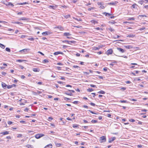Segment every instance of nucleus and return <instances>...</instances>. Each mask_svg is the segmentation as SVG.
<instances>
[{
  "instance_id": "2eb2a0df",
  "label": "nucleus",
  "mask_w": 148,
  "mask_h": 148,
  "mask_svg": "<svg viewBox=\"0 0 148 148\" xmlns=\"http://www.w3.org/2000/svg\"><path fill=\"white\" fill-rule=\"evenodd\" d=\"M52 147V145L51 144H50L47 145L44 148H51Z\"/></svg>"
},
{
  "instance_id": "20e7f679",
  "label": "nucleus",
  "mask_w": 148,
  "mask_h": 148,
  "mask_svg": "<svg viewBox=\"0 0 148 148\" xmlns=\"http://www.w3.org/2000/svg\"><path fill=\"white\" fill-rule=\"evenodd\" d=\"M113 51L111 49H108L107 51V54L108 55L111 54L112 53Z\"/></svg>"
},
{
  "instance_id": "c03bdc74",
  "label": "nucleus",
  "mask_w": 148,
  "mask_h": 148,
  "mask_svg": "<svg viewBox=\"0 0 148 148\" xmlns=\"http://www.w3.org/2000/svg\"><path fill=\"white\" fill-rule=\"evenodd\" d=\"M139 17H147V16L145 15H139Z\"/></svg>"
},
{
  "instance_id": "a18cd8bd",
  "label": "nucleus",
  "mask_w": 148,
  "mask_h": 148,
  "mask_svg": "<svg viewBox=\"0 0 148 148\" xmlns=\"http://www.w3.org/2000/svg\"><path fill=\"white\" fill-rule=\"evenodd\" d=\"M129 121H130V122H134L135 121V120L133 119H131L129 120Z\"/></svg>"
},
{
  "instance_id": "864d4df0",
  "label": "nucleus",
  "mask_w": 148,
  "mask_h": 148,
  "mask_svg": "<svg viewBox=\"0 0 148 148\" xmlns=\"http://www.w3.org/2000/svg\"><path fill=\"white\" fill-rule=\"evenodd\" d=\"M22 136V134H18L17 136L18 138H20Z\"/></svg>"
},
{
  "instance_id": "8fccbe9b",
  "label": "nucleus",
  "mask_w": 148,
  "mask_h": 148,
  "mask_svg": "<svg viewBox=\"0 0 148 148\" xmlns=\"http://www.w3.org/2000/svg\"><path fill=\"white\" fill-rule=\"evenodd\" d=\"M56 145L57 147H59L61 145V144L60 143H57L56 144Z\"/></svg>"
},
{
  "instance_id": "ddd939ff",
  "label": "nucleus",
  "mask_w": 148,
  "mask_h": 148,
  "mask_svg": "<svg viewBox=\"0 0 148 148\" xmlns=\"http://www.w3.org/2000/svg\"><path fill=\"white\" fill-rule=\"evenodd\" d=\"M49 33L48 32H45L42 33V35L44 36H46L49 35Z\"/></svg>"
},
{
  "instance_id": "6ab92c4d",
  "label": "nucleus",
  "mask_w": 148,
  "mask_h": 148,
  "mask_svg": "<svg viewBox=\"0 0 148 148\" xmlns=\"http://www.w3.org/2000/svg\"><path fill=\"white\" fill-rule=\"evenodd\" d=\"M103 14L105 15L106 16H110L111 15V14L109 13H106V12L103 13Z\"/></svg>"
},
{
  "instance_id": "bf43d9fd",
  "label": "nucleus",
  "mask_w": 148,
  "mask_h": 148,
  "mask_svg": "<svg viewBox=\"0 0 148 148\" xmlns=\"http://www.w3.org/2000/svg\"><path fill=\"white\" fill-rule=\"evenodd\" d=\"M144 8L148 10V5H146L144 6Z\"/></svg>"
},
{
  "instance_id": "4468645a",
  "label": "nucleus",
  "mask_w": 148,
  "mask_h": 148,
  "mask_svg": "<svg viewBox=\"0 0 148 148\" xmlns=\"http://www.w3.org/2000/svg\"><path fill=\"white\" fill-rule=\"evenodd\" d=\"M9 132L8 131H5L3 132H1L0 133V134H2L3 135H7L9 134Z\"/></svg>"
},
{
  "instance_id": "0e129e2a",
  "label": "nucleus",
  "mask_w": 148,
  "mask_h": 148,
  "mask_svg": "<svg viewBox=\"0 0 148 148\" xmlns=\"http://www.w3.org/2000/svg\"><path fill=\"white\" fill-rule=\"evenodd\" d=\"M68 90L69 91H70V92H72V93H74L75 92L74 90Z\"/></svg>"
},
{
  "instance_id": "5fc2aeb1",
  "label": "nucleus",
  "mask_w": 148,
  "mask_h": 148,
  "mask_svg": "<svg viewBox=\"0 0 148 148\" xmlns=\"http://www.w3.org/2000/svg\"><path fill=\"white\" fill-rule=\"evenodd\" d=\"M145 29V27H143L140 28V29H139V30L140 31H141V30L144 29Z\"/></svg>"
},
{
  "instance_id": "052dcab7",
  "label": "nucleus",
  "mask_w": 148,
  "mask_h": 148,
  "mask_svg": "<svg viewBox=\"0 0 148 148\" xmlns=\"http://www.w3.org/2000/svg\"><path fill=\"white\" fill-rule=\"evenodd\" d=\"M90 104L92 106H95V104L93 103H91Z\"/></svg>"
},
{
  "instance_id": "a211bd4d",
  "label": "nucleus",
  "mask_w": 148,
  "mask_h": 148,
  "mask_svg": "<svg viewBox=\"0 0 148 148\" xmlns=\"http://www.w3.org/2000/svg\"><path fill=\"white\" fill-rule=\"evenodd\" d=\"M135 36V35L133 34H129L127 36V37H130V38H133Z\"/></svg>"
},
{
  "instance_id": "f03ea898",
  "label": "nucleus",
  "mask_w": 148,
  "mask_h": 148,
  "mask_svg": "<svg viewBox=\"0 0 148 148\" xmlns=\"http://www.w3.org/2000/svg\"><path fill=\"white\" fill-rule=\"evenodd\" d=\"M106 137L103 136L100 138V141L101 142H106Z\"/></svg>"
},
{
  "instance_id": "c756f323",
  "label": "nucleus",
  "mask_w": 148,
  "mask_h": 148,
  "mask_svg": "<svg viewBox=\"0 0 148 148\" xmlns=\"http://www.w3.org/2000/svg\"><path fill=\"white\" fill-rule=\"evenodd\" d=\"M28 3L26 2H23V3H18V5H24V4H28Z\"/></svg>"
},
{
  "instance_id": "6e6d98bb",
  "label": "nucleus",
  "mask_w": 148,
  "mask_h": 148,
  "mask_svg": "<svg viewBox=\"0 0 148 148\" xmlns=\"http://www.w3.org/2000/svg\"><path fill=\"white\" fill-rule=\"evenodd\" d=\"M53 119V118L51 117H49L48 118V121H51Z\"/></svg>"
},
{
  "instance_id": "f704fd0d",
  "label": "nucleus",
  "mask_w": 148,
  "mask_h": 148,
  "mask_svg": "<svg viewBox=\"0 0 148 148\" xmlns=\"http://www.w3.org/2000/svg\"><path fill=\"white\" fill-rule=\"evenodd\" d=\"M27 39L28 40L32 41L34 40V38L32 37L29 38H27Z\"/></svg>"
},
{
  "instance_id": "680f3d73",
  "label": "nucleus",
  "mask_w": 148,
  "mask_h": 148,
  "mask_svg": "<svg viewBox=\"0 0 148 148\" xmlns=\"http://www.w3.org/2000/svg\"><path fill=\"white\" fill-rule=\"evenodd\" d=\"M125 83L127 84H130L131 83V82L130 81H126Z\"/></svg>"
},
{
  "instance_id": "f3484780",
  "label": "nucleus",
  "mask_w": 148,
  "mask_h": 148,
  "mask_svg": "<svg viewBox=\"0 0 148 148\" xmlns=\"http://www.w3.org/2000/svg\"><path fill=\"white\" fill-rule=\"evenodd\" d=\"M64 35L65 36H68L71 35V34L69 33L65 32L64 33Z\"/></svg>"
},
{
  "instance_id": "79ce46f5",
  "label": "nucleus",
  "mask_w": 148,
  "mask_h": 148,
  "mask_svg": "<svg viewBox=\"0 0 148 148\" xmlns=\"http://www.w3.org/2000/svg\"><path fill=\"white\" fill-rule=\"evenodd\" d=\"M73 67L75 68H77V69H79L80 68V67L79 66H76V65H74L73 66Z\"/></svg>"
},
{
  "instance_id": "c9c22d12",
  "label": "nucleus",
  "mask_w": 148,
  "mask_h": 148,
  "mask_svg": "<svg viewBox=\"0 0 148 148\" xmlns=\"http://www.w3.org/2000/svg\"><path fill=\"white\" fill-rule=\"evenodd\" d=\"M5 50L6 51L9 52H10L11 51V50H10V49L9 48H8V47H7L6 48Z\"/></svg>"
},
{
  "instance_id": "49530a36",
  "label": "nucleus",
  "mask_w": 148,
  "mask_h": 148,
  "mask_svg": "<svg viewBox=\"0 0 148 148\" xmlns=\"http://www.w3.org/2000/svg\"><path fill=\"white\" fill-rule=\"evenodd\" d=\"M78 126V125H77L74 124L73 125V127L74 128L77 127Z\"/></svg>"
},
{
  "instance_id": "4be33fe9",
  "label": "nucleus",
  "mask_w": 148,
  "mask_h": 148,
  "mask_svg": "<svg viewBox=\"0 0 148 148\" xmlns=\"http://www.w3.org/2000/svg\"><path fill=\"white\" fill-rule=\"evenodd\" d=\"M107 29L108 30H109L111 32H112L114 31V29H112L111 27H110L109 28H107Z\"/></svg>"
},
{
  "instance_id": "bb28decb",
  "label": "nucleus",
  "mask_w": 148,
  "mask_h": 148,
  "mask_svg": "<svg viewBox=\"0 0 148 148\" xmlns=\"http://www.w3.org/2000/svg\"><path fill=\"white\" fill-rule=\"evenodd\" d=\"M64 16L67 19L69 18L70 17V15L69 14H68Z\"/></svg>"
},
{
  "instance_id": "4d7b16f0",
  "label": "nucleus",
  "mask_w": 148,
  "mask_h": 148,
  "mask_svg": "<svg viewBox=\"0 0 148 148\" xmlns=\"http://www.w3.org/2000/svg\"><path fill=\"white\" fill-rule=\"evenodd\" d=\"M90 86L91 87H96V86L95 85H93V84H90Z\"/></svg>"
},
{
  "instance_id": "aec40b11",
  "label": "nucleus",
  "mask_w": 148,
  "mask_h": 148,
  "mask_svg": "<svg viewBox=\"0 0 148 148\" xmlns=\"http://www.w3.org/2000/svg\"><path fill=\"white\" fill-rule=\"evenodd\" d=\"M98 93H99V94H104L105 93V91H104L103 90H101V91H99V92H98Z\"/></svg>"
},
{
  "instance_id": "39448f33",
  "label": "nucleus",
  "mask_w": 148,
  "mask_h": 148,
  "mask_svg": "<svg viewBox=\"0 0 148 148\" xmlns=\"http://www.w3.org/2000/svg\"><path fill=\"white\" fill-rule=\"evenodd\" d=\"M1 85L3 88L4 89L7 88V85H6L5 83L2 82L1 83Z\"/></svg>"
},
{
  "instance_id": "a19ab883",
  "label": "nucleus",
  "mask_w": 148,
  "mask_h": 148,
  "mask_svg": "<svg viewBox=\"0 0 148 148\" xmlns=\"http://www.w3.org/2000/svg\"><path fill=\"white\" fill-rule=\"evenodd\" d=\"M8 5H10L11 7L14 6V5L11 3H8Z\"/></svg>"
},
{
  "instance_id": "e433bc0d",
  "label": "nucleus",
  "mask_w": 148,
  "mask_h": 148,
  "mask_svg": "<svg viewBox=\"0 0 148 148\" xmlns=\"http://www.w3.org/2000/svg\"><path fill=\"white\" fill-rule=\"evenodd\" d=\"M93 90H94L92 88H89L87 89L88 91L89 92H91L93 91Z\"/></svg>"
},
{
  "instance_id": "9b49d317",
  "label": "nucleus",
  "mask_w": 148,
  "mask_h": 148,
  "mask_svg": "<svg viewBox=\"0 0 148 148\" xmlns=\"http://www.w3.org/2000/svg\"><path fill=\"white\" fill-rule=\"evenodd\" d=\"M56 28H57L58 29H60L61 30H64V28L63 27H62L61 26H58L56 27Z\"/></svg>"
},
{
  "instance_id": "338daca9",
  "label": "nucleus",
  "mask_w": 148,
  "mask_h": 148,
  "mask_svg": "<svg viewBox=\"0 0 148 148\" xmlns=\"http://www.w3.org/2000/svg\"><path fill=\"white\" fill-rule=\"evenodd\" d=\"M103 70L104 71H106L107 70V68L106 67L104 68L103 69Z\"/></svg>"
},
{
  "instance_id": "473e14b6",
  "label": "nucleus",
  "mask_w": 148,
  "mask_h": 148,
  "mask_svg": "<svg viewBox=\"0 0 148 148\" xmlns=\"http://www.w3.org/2000/svg\"><path fill=\"white\" fill-rule=\"evenodd\" d=\"M48 62H49L48 60L47 59H45L42 61V62L43 63H47Z\"/></svg>"
},
{
  "instance_id": "3c124183",
  "label": "nucleus",
  "mask_w": 148,
  "mask_h": 148,
  "mask_svg": "<svg viewBox=\"0 0 148 148\" xmlns=\"http://www.w3.org/2000/svg\"><path fill=\"white\" fill-rule=\"evenodd\" d=\"M79 102V101H74V102H73V103L74 104H77V103H78Z\"/></svg>"
},
{
  "instance_id": "de8ad7c7",
  "label": "nucleus",
  "mask_w": 148,
  "mask_h": 148,
  "mask_svg": "<svg viewBox=\"0 0 148 148\" xmlns=\"http://www.w3.org/2000/svg\"><path fill=\"white\" fill-rule=\"evenodd\" d=\"M12 88V85L7 86V88L10 89Z\"/></svg>"
},
{
  "instance_id": "6e6552de",
  "label": "nucleus",
  "mask_w": 148,
  "mask_h": 148,
  "mask_svg": "<svg viewBox=\"0 0 148 148\" xmlns=\"http://www.w3.org/2000/svg\"><path fill=\"white\" fill-rule=\"evenodd\" d=\"M57 6L56 5H49V8H52L53 9H55L56 8H57Z\"/></svg>"
},
{
  "instance_id": "f8f14e48",
  "label": "nucleus",
  "mask_w": 148,
  "mask_h": 148,
  "mask_svg": "<svg viewBox=\"0 0 148 148\" xmlns=\"http://www.w3.org/2000/svg\"><path fill=\"white\" fill-rule=\"evenodd\" d=\"M28 20V18L23 17L21 18L20 19H19V20H21L23 21H27Z\"/></svg>"
},
{
  "instance_id": "cd10ccee",
  "label": "nucleus",
  "mask_w": 148,
  "mask_h": 148,
  "mask_svg": "<svg viewBox=\"0 0 148 148\" xmlns=\"http://www.w3.org/2000/svg\"><path fill=\"white\" fill-rule=\"evenodd\" d=\"M88 111H89V112H90L92 114H98V112L95 113V112H93L92 111H91L90 110H88Z\"/></svg>"
},
{
  "instance_id": "58836bf2",
  "label": "nucleus",
  "mask_w": 148,
  "mask_h": 148,
  "mask_svg": "<svg viewBox=\"0 0 148 148\" xmlns=\"http://www.w3.org/2000/svg\"><path fill=\"white\" fill-rule=\"evenodd\" d=\"M50 126L52 128H54L55 127V125L53 123H51Z\"/></svg>"
},
{
  "instance_id": "774afa93",
  "label": "nucleus",
  "mask_w": 148,
  "mask_h": 148,
  "mask_svg": "<svg viewBox=\"0 0 148 148\" xmlns=\"http://www.w3.org/2000/svg\"><path fill=\"white\" fill-rule=\"evenodd\" d=\"M67 47V46L65 45H63V49H66V47Z\"/></svg>"
},
{
  "instance_id": "7ed1b4c3",
  "label": "nucleus",
  "mask_w": 148,
  "mask_h": 148,
  "mask_svg": "<svg viewBox=\"0 0 148 148\" xmlns=\"http://www.w3.org/2000/svg\"><path fill=\"white\" fill-rule=\"evenodd\" d=\"M29 50V49H24L20 51L19 52L21 53H26Z\"/></svg>"
},
{
  "instance_id": "0eeeda50",
  "label": "nucleus",
  "mask_w": 148,
  "mask_h": 148,
  "mask_svg": "<svg viewBox=\"0 0 148 148\" xmlns=\"http://www.w3.org/2000/svg\"><path fill=\"white\" fill-rule=\"evenodd\" d=\"M54 55H57L58 54H63L64 53L62 52H60V51H57L54 52L53 53Z\"/></svg>"
},
{
  "instance_id": "dca6fc26",
  "label": "nucleus",
  "mask_w": 148,
  "mask_h": 148,
  "mask_svg": "<svg viewBox=\"0 0 148 148\" xmlns=\"http://www.w3.org/2000/svg\"><path fill=\"white\" fill-rule=\"evenodd\" d=\"M124 47L126 48H127L129 49H130L132 48V47L131 46H130V45H127V46L124 45Z\"/></svg>"
},
{
  "instance_id": "a878e982",
  "label": "nucleus",
  "mask_w": 148,
  "mask_h": 148,
  "mask_svg": "<svg viewBox=\"0 0 148 148\" xmlns=\"http://www.w3.org/2000/svg\"><path fill=\"white\" fill-rule=\"evenodd\" d=\"M25 61V60H16L17 62H22Z\"/></svg>"
},
{
  "instance_id": "ea45409f",
  "label": "nucleus",
  "mask_w": 148,
  "mask_h": 148,
  "mask_svg": "<svg viewBox=\"0 0 148 148\" xmlns=\"http://www.w3.org/2000/svg\"><path fill=\"white\" fill-rule=\"evenodd\" d=\"M127 101L126 100H121L120 101V102L122 103H126Z\"/></svg>"
},
{
  "instance_id": "f257e3e1",
  "label": "nucleus",
  "mask_w": 148,
  "mask_h": 148,
  "mask_svg": "<svg viewBox=\"0 0 148 148\" xmlns=\"http://www.w3.org/2000/svg\"><path fill=\"white\" fill-rule=\"evenodd\" d=\"M44 135L42 134H38L35 136V138L37 139H39L40 138L44 136Z\"/></svg>"
},
{
  "instance_id": "13d9d810",
  "label": "nucleus",
  "mask_w": 148,
  "mask_h": 148,
  "mask_svg": "<svg viewBox=\"0 0 148 148\" xmlns=\"http://www.w3.org/2000/svg\"><path fill=\"white\" fill-rule=\"evenodd\" d=\"M107 116L108 117L110 118V117H111V115L110 114H107Z\"/></svg>"
},
{
  "instance_id": "7c9ffc66",
  "label": "nucleus",
  "mask_w": 148,
  "mask_h": 148,
  "mask_svg": "<svg viewBox=\"0 0 148 148\" xmlns=\"http://www.w3.org/2000/svg\"><path fill=\"white\" fill-rule=\"evenodd\" d=\"M64 93L66 95H70V96H72V95H73V94L71 93H69L67 92H65Z\"/></svg>"
},
{
  "instance_id": "2f4dec72",
  "label": "nucleus",
  "mask_w": 148,
  "mask_h": 148,
  "mask_svg": "<svg viewBox=\"0 0 148 148\" xmlns=\"http://www.w3.org/2000/svg\"><path fill=\"white\" fill-rule=\"evenodd\" d=\"M0 47L3 49H4L5 47L4 45L0 43Z\"/></svg>"
},
{
  "instance_id": "1a4fd4ad",
  "label": "nucleus",
  "mask_w": 148,
  "mask_h": 148,
  "mask_svg": "<svg viewBox=\"0 0 148 148\" xmlns=\"http://www.w3.org/2000/svg\"><path fill=\"white\" fill-rule=\"evenodd\" d=\"M117 49L118 50V51L122 53H124L125 52V51L121 48H117Z\"/></svg>"
},
{
  "instance_id": "69168bd1",
  "label": "nucleus",
  "mask_w": 148,
  "mask_h": 148,
  "mask_svg": "<svg viewBox=\"0 0 148 148\" xmlns=\"http://www.w3.org/2000/svg\"><path fill=\"white\" fill-rule=\"evenodd\" d=\"M8 124L10 125V124H11L12 123V122L10 121H9L8 122Z\"/></svg>"
},
{
  "instance_id": "393cba45",
  "label": "nucleus",
  "mask_w": 148,
  "mask_h": 148,
  "mask_svg": "<svg viewBox=\"0 0 148 148\" xmlns=\"http://www.w3.org/2000/svg\"><path fill=\"white\" fill-rule=\"evenodd\" d=\"M12 23L13 24H23V23H20L19 22H12Z\"/></svg>"
},
{
  "instance_id": "e2e57ef3",
  "label": "nucleus",
  "mask_w": 148,
  "mask_h": 148,
  "mask_svg": "<svg viewBox=\"0 0 148 148\" xmlns=\"http://www.w3.org/2000/svg\"><path fill=\"white\" fill-rule=\"evenodd\" d=\"M64 100H66V101H67V100H68L70 99L69 98H68L67 97H65L64 98Z\"/></svg>"
},
{
  "instance_id": "09e8293b",
  "label": "nucleus",
  "mask_w": 148,
  "mask_h": 148,
  "mask_svg": "<svg viewBox=\"0 0 148 148\" xmlns=\"http://www.w3.org/2000/svg\"><path fill=\"white\" fill-rule=\"evenodd\" d=\"M109 23H111L112 24H114L115 23H116V22H115L114 21H112L109 22Z\"/></svg>"
},
{
  "instance_id": "37998d69",
  "label": "nucleus",
  "mask_w": 148,
  "mask_h": 148,
  "mask_svg": "<svg viewBox=\"0 0 148 148\" xmlns=\"http://www.w3.org/2000/svg\"><path fill=\"white\" fill-rule=\"evenodd\" d=\"M95 9V8L94 7H91L90 8H89L88 9V11H90L92 10H94Z\"/></svg>"
},
{
  "instance_id": "603ef678",
  "label": "nucleus",
  "mask_w": 148,
  "mask_h": 148,
  "mask_svg": "<svg viewBox=\"0 0 148 148\" xmlns=\"http://www.w3.org/2000/svg\"><path fill=\"white\" fill-rule=\"evenodd\" d=\"M25 112H28L29 110V109L27 108H26L24 110Z\"/></svg>"
},
{
  "instance_id": "5701e85b",
  "label": "nucleus",
  "mask_w": 148,
  "mask_h": 148,
  "mask_svg": "<svg viewBox=\"0 0 148 148\" xmlns=\"http://www.w3.org/2000/svg\"><path fill=\"white\" fill-rule=\"evenodd\" d=\"M73 19H75L76 20L78 21H82V20L80 18H75L74 17H73Z\"/></svg>"
},
{
  "instance_id": "9d476101",
  "label": "nucleus",
  "mask_w": 148,
  "mask_h": 148,
  "mask_svg": "<svg viewBox=\"0 0 148 148\" xmlns=\"http://www.w3.org/2000/svg\"><path fill=\"white\" fill-rule=\"evenodd\" d=\"M116 3L117 2H111L110 3H108V4L109 5H115L116 4Z\"/></svg>"
},
{
  "instance_id": "423d86ee",
  "label": "nucleus",
  "mask_w": 148,
  "mask_h": 148,
  "mask_svg": "<svg viewBox=\"0 0 148 148\" xmlns=\"http://www.w3.org/2000/svg\"><path fill=\"white\" fill-rule=\"evenodd\" d=\"M116 139L115 137H113L109 139L108 142L109 143H112V141Z\"/></svg>"
},
{
  "instance_id": "412c9836",
  "label": "nucleus",
  "mask_w": 148,
  "mask_h": 148,
  "mask_svg": "<svg viewBox=\"0 0 148 148\" xmlns=\"http://www.w3.org/2000/svg\"><path fill=\"white\" fill-rule=\"evenodd\" d=\"M137 5L136 4V3L133 4L132 6V7L133 8H137Z\"/></svg>"
},
{
  "instance_id": "4c0bfd02",
  "label": "nucleus",
  "mask_w": 148,
  "mask_h": 148,
  "mask_svg": "<svg viewBox=\"0 0 148 148\" xmlns=\"http://www.w3.org/2000/svg\"><path fill=\"white\" fill-rule=\"evenodd\" d=\"M33 71L35 72L38 71V69L36 68H33Z\"/></svg>"
},
{
  "instance_id": "b1692460",
  "label": "nucleus",
  "mask_w": 148,
  "mask_h": 148,
  "mask_svg": "<svg viewBox=\"0 0 148 148\" xmlns=\"http://www.w3.org/2000/svg\"><path fill=\"white\" fill-rule=\"evenodd\" d=\"M134 20L135 18L134 17L128 18L127 19V20L128 21Z\"/></svg>"
},
{
  "instance_id": "72a5a7b5",
  "label": "nucleus",
  "mask_w": 148,
  "mask_h": 148,
  "mask_svg": "<svg viewBox=\"0 0 148 148\" xmlns=\"http://www.w3.org/2000/svg\"><path fill=\"white\" fill-rule=\"evenodd\" d=\"M97 121H97L95 120H94V119L92 120L91 121V122L92 123H97Z\"/></svg>"
},
{
  "instance_id": "c85d7f7f",
  "label": "nucleus",
  "mask_w": 148,
  "mask_h": 148,
  "mask_svg": "<svg viewBox=\"0 0 148 148\" xmlns=\"http://www.w3.org/2000/svg\"><path fill=\"white\" fill-rule=\"evenodd\" d=\"M144 2V1L140 0L138 1V3L141 5H142Z\"/></svg>"
}]
</instances>
